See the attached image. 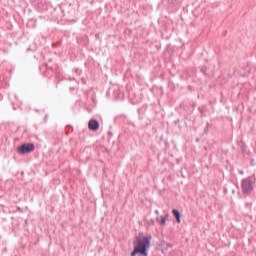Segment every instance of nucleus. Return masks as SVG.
Masks as SVG:
<instances>
[{"instance_id":"f257e3e1","label":"nucleus","mask_w":256,"mask_h":256,"mask_svg":"<svg viewBox=\"0 0 256 256\" xmlns=\"http://www.w3.org/2000/svg\"><path fill=\"white\" fill-rule=\"evenodd\" d=\"M151 239L153 236L148 234L145 236L143 232H140L134 237L133 250L130 256H149V249H151Z\"/></svg>"},{"instance_id":"f03ea898","label":"nucleus","mask_w":256,"mask_h":256,"mask_svg":"<svg viewBox=\"0 0 256 256\" xmlns=\"http://www.w3.org/2000/svg\"><path fill=\"white\" fill-rule=\"evenodd\" d=\"M16 151L18 155H29L35 151V144L31 142H24L17 146Z\"/></svg>"},{"instance_id":"7ed1b4c3","label":"nucleus","mask_w":256,"mask_h":256,"mask_svg":"<svg viewBox=\"0 0 256 256\" xmlns=\"http://www.w3.org/2000/svg\"><path fill=\"white\" fill-rule=\"evenodd\" d=\"M241 189L244 195H249L253 191V181L251 178H245L242 180Z\"/></svg>"},{"instance_id":"20e7f679","label":"nucleus","mask_w":256,"mask_h":256,"mask_svg":"<svg viewBox=\"0 0 256 256\" xmlns=\"http://www.w3.org/2000/svg\"><path fill=\"white\" fill-rule=\"evenodd\" d=\"M99 127H101V124L99 123V120L95 119V118H91L88 121V129L89 131H99Z\"/></svg>"},{"instance_id":"39448f33","label":"nucleus","mask_w":256,"mask_h":256,"mask_svg":"<svg viewBox=\"0 0 256 256\" xmlns=\"http://www.w3.org/2000/svg\"><path fill=\"white\" fill-rule=\"evenodd\" d=\"M173 53H175V46L169 44L166 48L165 55H168L169 59L173 57Z\"/></svg>"},{"instance_id":"423d86ee","label":"nucleus","mask_w":256,"mask_h":256,"mask_svg":"<svg viewBox=\"0 0 256 256\" xmlns=\"http://www.w3.org/2000/svg\"><path fill=\"white\" fill-rule=\"evenodd\" d=\"M172 215L176 219V223H181V211L179 209H172Z\"/></svg>"},{"instance_id":"0eeeda50","label":"nucleus","mask_w":256,"mask_h":256,"mask_svg":"<svg viewBox=\"0 0 256 256\" xmlns=\"http://www.w3.org/2000/svg\"><path fill=\"white\" fill-rule=\"evenodd\" d=\"M156 221L157 223H159L160 227H164V225H166L167 223V220L163 216H161L160 219L159 217H157Z\"/></svg>"},{"instance_id":"6e6552de","label":"nucleus","mask_w":256,"mask_h":256,"mask_svg":"<svg viewBox=\"0 0 256 256\" xmlns=\"http://www.w3.org/2000/svg\"><path fill=\"white\" fill-rule=\"evenodd\" d=\"M165 245H166V248H167V249H168V247H169L170 249H172V247H173V244H172V243H169V242H167V241H165V240L161 241L160 247H165Z\"/></svg>"},{"instance_id":"1a4fd4ad","label":"nucleus","mask_w":256,"mask_h":256,"mask_svg":"<svg viewBox=\"0 0 256 256\" xmlns=\"http://www.w3.org/2000/svg\"><path fill=\"white\" fill-rule=\"evenodd\" d=\"M169 5H179V0H168Z\"/></svg>"},{"instance_id":"9d476101","label":"nucleus","mask_w":256,"mask_h":256,"mask_svg":"<svg viewBox=\"0 0 256 256\" xmlns=\"http://www.w3.org/2000/svg\"><path fill=\"white\" fill-rule=\"evenodd\" d=\"M147 225L151 227V225H155V219H150L147 221Z\"/></svg>"},{"instance_id":"9b49d317","label":"nucleus","mask_w":256,"mask_h":256,"mask_svg":"<svg viewBox=\"0 0 256 256\" xmlns=\"http://www.w3.org/2000/svg\"><path fill=\"white\" fill-rule=\"evenodd\" d=\"M162 248H161V253H162V255H167V248H165V247H163V246H161Z\"/></svg>"},{"instance_id":"f8f14e48","label":"nucleus","mask_w":256,"mask_h":256,"mask_svg":"<svg viewBox=\"0 0 256 256\" xmlns=\"http://www.w3.org/2000/svg\"><path fill=\"white\" fill-rule=\"evenodd\" d=\"M67 129H71V131H73V126L68 125V126L66 127V135H69V130H67Z\"/></svg>"},{"instance_id":"ddd939ff","label":"nucleus","mask_w":256,"mask_h":256,"mask_svg":"<svg viewBox=\"0 0 256 256\" xmlns=\"http://www.w3.org/2000/svg\"><path fill=\"white\" fill-rule=\"evenodd\" d=\"M179 123H181V120H179V119H176V120L174 121V125H179Z\"/></svg>"},{"instance_id":"4468645a","label":"nucleus","mask_w":256,"mask_h":256,"mask_svg":"<svg viewBox=\"0 0 256 256\" xmlns=\"http://www.w3.org/2000/svg\"><path fill=\"white\" fill-rule=\"evenodd\" d=\"M166 221L169 219V213L165 214L164 216H162Z\"/></svg>"},{"instance_id":"2eb2a0df","label":"nucleus","mask_w":256,"mask_h":256,"mask_svg":"<svg viewBox=\"0 0 256 256\" xmlns=\"http://www.w3.org/2000/svg\"><path fill=\"white\" fill-rule=\"evenodd\" d=\"M207 131H209V123H207V125H206L205 133H207Z\"/></svg>"},{"instance_id":"dca6fc26","label":"nucleus","mask_w":256,"mask_h":256,"mask_svg":"<svg viewBox=\"0 0 256 256\" xmlns=\"http://www.w3.org/2000/svg\"><path fill=\"white\" fill-rule=\"evenodd\" d=\"M186 127H191V122H185Z\"/></svg>"},{"instance_id":"f3484780","label":"nucleus","mask_w":256,"mask_h":256,"mask_svg":"<svg viewBox=\"0 0 256 256\" xmlns=\"http://www.w3.org/2000/svg\"><path fill=\"white\" fill-rule=\"evenodd\" d=\"M69 91H71V93H73V91H75V87H70Z\"/></svg>"},{"instance_id":"a211bd4d","label":"nucleus","mask_w":256,"mask_h":256,"mask_svg":"<svg viewBox=\"0 0 256 256\" xmlns=\"http://www.w3.org/2000/svg\"><path fill=\"white\" fill-rule=\"evenodd\" d=\"M17 210L20 212V213H23V209H21V207H17Z\"/></svg>"},{"instance_id":"6ab92c4d","label":"nucleus","mask_w":256,"mask_h":256,"mask_svg":"<svg viewBox=\"0 0 256 256\" xmlns=\"http://www.w3.org/2000/svg\"><path fill=\"white\" fill-rule=\"evenodd\" d=\"M142 119H143V116H142V115H140V116H139V120H140V121H142Z\"/></svg>"},{"instance_id":"aec40b11","label":"nucleus","mask_w":256,"mask_h":256,"mask_svg":"<svg viewBox=\"0 0 256 256\" xmlns=\"http://www.w3.org/2000/svg\"><path fill=\"white\" fill-rule=\"evenodd\" d=\"M155 214H156V215H159V210H155Z\"/></svg>"},{"instance_id":"412c9836","label":"nucleus","mask_w":256,"mask_h":256,"mask_svg":"<svg viewBox=\"0 0 256 256\" xmlns=\"http://www.w3.org/2000/svg\"><path fill=\"white\" fill-rule=\"evenodd\" d=\"M160 141H163V136L160 137Z\"/></svg>"},{"instance_id":"4be33fe9","label":"nucleus","mask_w":256,"mask_h":256,"mask_svg":"<svg viewBox=\"0 0 256 256\" xmlns=\"http://www.w3.org/2000/svg\"><path fill=\"white\" fill-rule=\"evenodd\" d=\"M240 175H243V170L240 171Z\"/></svg>"},{"instance_id":"5701e85b","label":"nucleus","mask_w":256,"mask_h":256,"mask_svg":"<svg viewBox=\"0 0 256 256\" xmlns=\"http://www.w3.org/2000/svg\"><path fill=\"white\" fill-rule=\"evenodd\" d=\"M71 11H72V13H75V9H72Z\"/></svg>"},{"instance_id":"b1692460","label":"nucleus","mask_w":256,"mask_h":256,"mask_svg":"<svg viewBox=\"0 0 256 256\" xmlns=\"http://www.w3.org/2000/svg\"><path fill=\"white\" fill-rule=\"evenodd\" d=\"M68 15H71V11H68Z\"/></svg>"},{"instance_id":"393cba45","label":"nucleus","mask_w":256,"mask_h":256,"mask_svg":"<svg viewBox=\"0 0 256 256\" xmlns=\"http://www.w3.org/2000/svg\"><path fill=\"white\" fill-rule=\"evenodd\" d=\"M188 87H189V89H190V91H191L192 87H191V86H188Z\"/></svg>"},{"instance_id":"a878e982","label":"nucleus","mask_w":256,"mask_h":256,"mask_svg":"<svg viewBox=\"0 0 256 256\" xmlns=\"http://www.w3.org/2000/svg\"><path fill=\"white\" fill-rule=\"evenodd\" d=\"M96 37H99V34H96Z\"/></svg>"},{"instance_id":"bb28decb","label":"nucleus","mask_w":256,"mask_h":256,"mask_svg":"<svg viewBox=\"0 0 256 256\" xmlns=\"http://www.w3.org/2000/svg\"><path fill=\"white\" fill-rule=\"evenodd\" d=\"M140 111H141V110H140V109H138V113H140Z\"/></svg>"},{"instance_id":"cd10ccee","label":"nucleus","mask_w":256,"mask_h":256,"mask_svg":"<svg viewBox=\"0 0 256 256\" xmlns=\"http://www.w3.org/2000/svg\"><path fill=\"white\" fill-rule=\"evenodd\" d=\"M187 119H189V116L186 118V121H187Z\"/></svg>"}]
</instances>
